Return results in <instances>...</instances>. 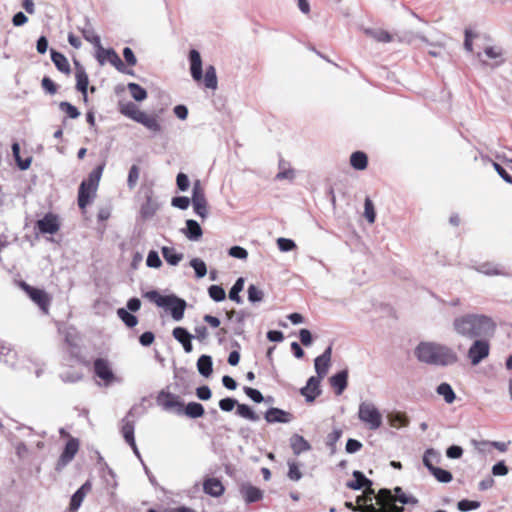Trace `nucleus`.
Returning <instances> with one entry per match:
<instances>
[{"label": "nucleus", "mask_w": 512, "mask_h": 512, "mask_svg": "<svg viewBox=\"0 0 512 512\" xmlns=\"http://www.w3.org/2000/svg\"><path fill=\"white\" fill-rule=\"evenodd\" d=\"M472 269H474L478 273L483 274L485 276H505V275H507L505 268L501 264L494 263V262H483L476 266H473Z\"/></svg>", "instance_id": "nucleus-19"}, {"label": "nucleus", "mask_w": 512, "mask_h": 512, "mask_svg": "<svg viewBox=\"0 0 512 512\" xmlns=\"http://www.w3.org/2000/svg\"><path fill=\"white\" fill-rule=\"evenodd\" d=\"M377 503L382 507V511L404 512L405 510L403 506L395 504L392 492L387 488H381L378 491Z\"/></svg>", "instance_id": "nucleus-13"}, {"label": "nucleus", "mask_w": 512, "mask_h": 512, "mask_svg": "<svg viewBox=\"0 0 512 512\" xmlns=\"http://www.w3.org/2000/svg\"><path fill=\"white\" fill-rule=\"evenodd\" d=\"M197 370L199 374L208 378L213 373V360L210 355L203 354L197 360Z\"/></svg>", "instance_id": "nucleus-31"}, {"label": "nucleus", "mask_w": 512, "mask_h": 512, "mask_svg": "<svg viewBox=\"0 0 512 512\" xmlns=\"http://www.w3.org/2000/svg\"><path fill=\"white\" fill-rule=\"evenodd\" d=\"M173 337L182 344L186 353H191L193 350L192 339L194 335L184 327H175L172 331Z\"/></svg>", "instance_id": "nucleus-22"}, {"label": "nucleus", "mask_w": 512, "mask_h": 512, "mask_svg": "<svg viewBox=\"0 0 512 512\" xmlns=\"http://www.w3.org/2000/svg\"><path fill=\"white\" fill-rule=\"evenodd\" d=\"M204 85L208 89L215 90L218 85L216 69L214 66L210 65L206 68L205 77H204Z\"/></svg>", "instance_id": "nucleus-45"}, {"label": "nucleus", "mask_w": 512, "mask_h": 512, "mask_svg": "<svg viewBox=\"0 0 512 512\" xmlns=\"http://www.w3.org/2000/svg\"><path fill=\"white\" fill-rule=\"evenodd\" d=\"M146 265L150 268H159L162 266V261L157 251H149L146 259Z\"/></svg>", "instance_id": "nucleus-60"}, {"label": "nucleus", "mask_w": 512, "mask_h": 512, "mask_svg": "<svg viewBox=\"0 0 512 512\" xmlns=\"http://www.w3.org/2000/svg\"><path fill=\"white\" fill-rule=\"evenodd\" d=\"M474 342L468 350V358L472 365H478L489 355L490 345L484 338L473 339Z\"/></svg>", "instance_id": "nucleus-10"}, {"label": "nucleus", "mask_w": 512, "mask_h": 512, "mask_svg": "<svg viewBox=\"0 0 512 512\" xmlns=\"http://www.w3.org/2000/svg\"><path fill=\"white\" fill-rule=\"evenodd\" d=\"M332 347L328 346L324 352L315 358L314 369L316 374L320 378H324L327 375L328 369L331 364Z\"/></svg>", "instance_id": "nucleus-16"}, {"label": "nucleus", "mask_w": 512, "mask_h": 512, "mask_svg": "<svg viewBox=\"0 0 512 512\" xmlns=\"http://www.w3.org/2000/svg\"><path fill=\"white\" fill-rule=\"evenodd\" d=\"M390 426L394 428L407 427L410 423L409 417L406 413L400 411H392L387 415Z\"/></svg>", "instance_id": "nucleus-34"}, {"label": "nucleus", "mask_w": 512, "mask_h": 512, "mask_svg": "<svg viewBox=\"0 0 512 512\" xmlns=\"http://www.w3.org/2000/svg\"><path fill=\"white\" fill-rule=\"evenodd\" d=\"M247 292H248V300L251 303H256V302L262 301L263 296H264L263 291L260 290L255 285H253V284L249 285Z\"/></svg>", "instance_id": "nucleus-57"}, {"label": "nucleus", "mask_w": 512, "mask_h": 512, "mask_svg": "<svg viewBox=\"0 0 512 512\" xmlns=\"http://www.w3.org/2000/svg\"><path fill=\"white\" fill-rule=\"evenodd\" d=\"M131 414L132 411L130 410L129 413L122 419L121 426V433L127 444H134L135 441V422L129 419Z\"/></svg>", "instance_id": "nucleus-28"}, {"label": "nucleus", "mask_w": 512, "mask_h": 512, "mask_svg": "<svg viewBox=\"0 0 512 512\" xmlns=\"http://www.w3.org/2000/svg\"><path fill=\"white\" fill-rule=\"evenodd\" d=\"M322 379L323 378H320L318 375L311 376L310 378H308L305 386L310 388L312 393H315L317 396H319L322 393V390L320 388V383Z\"/></svg>", "instance_id": "nucleus-59"}, {"label": "nucleus", "mask_w": 512, "mask_h": 512, "mask_svg": "<svg viewBox=\"0 0 512 512\" xmlns=\"http://www.w3.org/2000/svg\"><path fill=\"white\" fill-rule=\"evenodd\" d=\"M145 298L155 303L158 307L169 311L175 321H180L184 317L187 303L184 299L175 294L161 295L157 290H150L145 293Z\"/></svg>", "instance_id": "nucleus-4"}, {"label": "nucleus", "mask_w": 512, "mask_h": 512, "mask_svg": "<svg viewBox=\"0 0 512 512\" xmlns=\"http://www.w3.org/2000/svg\"><path fill=\"white\" fill-rule=\"evenodd\" d=\"M127 88L131 94V97L135 101L141 102L147 98V91L139 84L134 83V82H129L127 84Z\"/></svg>", "instance_id": "nucleus-42"}, {"label": "nucleus", "mask_w": 512, "mask_h": 512, "mask_svg": "<svg viewBox=\"0 0 512 512\" xmlns=\"http://www.w3.org/2000/svg\"><path fill=\"white\" fill-rule=\"evenodd\" d=\"M277 246L281 252H290L296 248V243L292 239L280 237Z\"/></svg>", "instance_id": "nucleus-58"}, {"label": "nucleus", "mask_w": 512, "mask_h": 512, "mask_svg": "<svg viewBox=\"0 0 512 512\" xmlns=\"http://www.w3.org/2000/svg\"><path fill=\"white\" fill-rule=\"evenodd\" d=\"M244 282V278L239 277L229 291L230 300L236 302L237 304H241L243 302V299L240 297V292L244 288Z\"/></svg>", "instance_id": "nucleus-43"}, {"label": "nucleus", "mask_w": 512, "mask_h": 512, "mask_svg": "<svg viewBox=\"0 0 512 512\" xmlns=\"http://www.w3.org/2000/svg\"><path fill=\"white\" fill-rule=\"evenodd\" d=\"M119 112L132 119L133 121L137 122L140 115H142L144 112L139 110L137 105L131 101L129 102H120L119 103Z\"/></svg>", "instance_id": "nucleus-32"}, {"label": "nucleus", "mask_w": 512, "mask_h": 512, "mask_svg": "<svg viewBox=\"0 0 512 512\" xmlns=\"http://www.w3.org/2000/svg\"><path fill=\"white\" fill-rule=\"evenodd\" d=\"M358 418L369 429L377 430L382 425V416L378 408L371 402L363 401L359 405Z\"/></svg>", "instance_id": "nucleus-6"}, {"label": "nucleus", "mask_w": 512, "mask_h": 512, "mask_svg": "<svg viewBox=\"0 0 512 512\" xmlns=\"http://www.w3.org/2000/svg\"><path fill=\"white\" fill-rule=\"evenodd\" d=\"M20 286L27 293L29 298L34 303H36L41 310L47 311L48 306L50 304V298L44 290L30 286L24 281L20 283Z\"/></svg>", "instance_id": "nucleus-11"}, {"label": "nucleus", "mask_w": 512, "mask_h": 512, "mask_svg": "<svg viewBox=\"0 0 512 512\" xmlns=\"http://www.w3.org/2000/svg\"><path fill=\"white\" fill-rule=\"evenodd\" d=\"M139 167L137 165H132L129 169L128 178H127V186L130 190L134 189L137 185L139 179Z\"/></svg>", "instance_id": "nucleus-56"}, {"label": "nucleus", "mask_w": 512, "mask_h": 512, "mask_svg": "<svg viewBox=\"0 0 512 512\" xmlns=\"http://www.w3.org/2000/svg\"><path fill=\"white\" fill-rule=\"evenodd\" d=\"M50 55L52 62L60 72L65 74H69L71 72L69 62L64 54L54 49H51Z\"/></svg>", "instance_id": "nucleus-33"}, {"label": "nucleus", "mask_w": 512, "mask_h": 512, "mask_svg": "<svg viewBox=\"0 0 512 512\" xmlns=\"http://www.w3.org/2000/svg\"><path fill=\"white\" fill-rule=\"evenodd\" d=\"M364 32L366 35L372 37L373 39L381 43H389L392 41V35L389 32L382 29L367 28L365 29Z\"/></svg>", "instance_id": "nucleus-41"}, {"label": "nucleus", "mask_w": 512, "mask_h": 512, "mask_svg": "<svg viewBox=\"0 0 512 512\" xmlns=\"http://www.w3.org/2000/svg\"><path fill=\"white\" fill-rule=\"evenodd\" d=\"M36 227L42 234H55L60 228L58 217L52 213H47L42 219L36 222Z\"/></svg>", "instance_id": "nucleus-15"}, {"label": "nucleus", "mask_w": 512, "mask_h": 512, "mask_svg": "<svg viewBox=\"0 0 512 512\" xmlns=\"http://www.w3.org/2000/svg\"><path fill=\"white\" fill-rule=\"evenodd\" d=\"M96 59L100 65H104L108 61L116 70L124 68L123 61L113 48L105 49L101 46L96 52Z\"/></svg>", "instance_id": "nucleus-12"}, {"label": "nucleus", "mask_w": 512, "mask_h": 512, "mask_svg": "<svg viewBox=\"0 0 512 512\" xmlns=\"http://www.w3.org/2000/svg\"><path fill=\"white\" fill-rule=\"evenodd\" d=\"M191 202L196 215L205 219L208 216V203L199 180L193 183Z\"/></svg>", "instance_id": "nucleus-9"}, {"label": "nucleus", "mask_w": 512, "mask_h": 512, "mask_svg": "<svg viewBox=\"0 0 512 512\" xmlns=\"http://www.w3.org/2000/svg\"><path fill=\"white\" fill-rule=\"evenodd\" d=\"M350 165L356 170H364L368 165V157L362 151H355L350 156Z\"/></svg>", "instance_id": "nucleus-37"}, {"label": "nucleus", "mask_w": 512, "mask_h": 512, "mask_svg": "<svg viewBox=\"0 0 512 512\" xmlns=\"http://www.w3.org/2000/svg\"><path fill=\"white\" fill-rule=\"evenodd\" d=\"M208 294L215 302H221L226 298L225 290L220 285H211L208 288Z\"/></svg>", "instance_id": "nucleus-54"}, {"label": "nucleus", "mask_w": 512, "mask_h": 512, "mask_svg": "<svg viewBox=\"0 0 512 512\" xmlns=\"http://www.w3.org/2000/svg\"><path fill=\"white\" fill-rule=\"evenodd\" d=\"M429 472L435 477V479L440 483H449L453 479V475L450 471L434 467Z\"/></svg>", "instance_id": "nucleus-47"}, {"label": "nucleus", "mask_w": 512, "mask_h": 512, "mask_svg": "<svg viewBox=\"0 0 512 512\" xmlns=\"http://www.w3.org/2000/svg\"><path fill=\"white\" fill-rule=\"evenodd\" d=\"M59 377L64 383H76L83 378V374L80 371L68 369L60 373Z\"/></svg>", "instance_id": "nucleus-51"}, {"label": "nucleus", "mask_w": 512, "mask_h": 512, "mask_svg": "<svg viewBox=\"0 0 512 512\" xmlns=\"http://www.w3.org/2000/svg\"><path fill=\"white\" fill-rule=\"evenodd\" d=\"M81 33L84 39L87 42L93 44V46L97 50L102 46L100 36L95 33L94 29L91 27L89 23H87V25L84 28H82Z\"/></svg>", "instance_id": "nucleus-39"}, {"label": "nucleus", "mask_w": 512, "mask_h": 512, "mask_svg": "<svg viewBox=\"0 0 512 512\" xmlns=\"http://www.w3.org/2000/svg\"><path fill=\"white\" fill-rule=\"evenodd\" d=\"M12 154H13V157L18 165V167L21 169V170H26L30 167V164H31V158H26V159H22L20 157V145L18 142H14L12 144Z\"/></svg>", "instance_id": "nucleus-46"}, {"label": "nucleus", "mask_w": 512, "mask_h": 512, "mask_svg": "<svg viewBox=\"0 0 512 512\" xmlns=\"http://www.w3.org/2000/svg\"><path fill=\"white\" fill-rule=\"evenodd\" d=\"M237 402L234 398L226 397L219 401V408L224 412H231L237 405Z\"/></svg>", "instance_id": "nucleus-64"}, {"label": "nucleus", "mask_w": 512, "mask_h": 512, "mask_svg": "<svg viewBox=\"0 0 512 512\" xmlns=\"http://www.w3.org/2000/svg\"><path fill=\"white\" fill-rule=\"evenodd\" d=\"M453 329L459 336L473 340L493 335L496 324L484 314H465L453 320Z\"/></svg>", "instance_id": "nucleus-1"}, {"label": "nucleus", "mask_w": 512, "mask_h": 512, "mask_svg": "<svg viewBox=\"0 0 512 512\" xmlns=\"http://www.w3.org/2000/svg\"><path fill=\"white\" fill-rule=\"evenodd\" d=\"M228 254L229 256L240 260H245L248 257V251L245 248L238 245L230 247L228 250Z\"/></svg>", "instance_id": "nucleus-61"}, {"label": "nucleus", "mask_w": 512, "mask_h": 512, "mask_svg": "<svg viewBox=\"0 0 512 512\" xmlns=\"http://www.w3.org/2000/svg\"><path fill=\"white\" fill-rule=\"evenodd\" d=\"M117 316L128 328H133L138 324V318L125 308L117 309Z\"/></svg>", "instance_id": "nucleus-44"}, {"label": "nucleus", "mask_w": 512, "mask_h": 512, "mask_svg": "<svg viewBox=\"0 0 512 512\" xmlns=\"http://www.w3.org/2000/svg\"><path fill=\"white\" fill-rule=\"evenodd\" d=\"M442 460L440 451L434 448H427L423 454L422 462L423 465L429 470L436 467L435 464H439Z\"/></svg>", "instance_id": "nucleus-30"}, {"label": "nucleus", "mask_w": 512, "mask_h": 512, "mask_svg": "<svg viewBox=\"0 0 512 512\" xmlns=\"http://www.w3.org/2000/svg\"><path fill=\"white\" fill-rule=\"evenodd\" d=\"M343 432L340 428H334L326 437V445L330 449L331 454L336 452V444L341 438Z\"/></svg>", "instance_id": "nucleus-48"}, {"label": "nucleus", "mask_w": 512, "mask_h": 512, "mask_svg": "<svg viewBox=\"0 0 512 512\" xmlns=\"http://www.w3.org/2000/svg\"><path fill=\"white\" fill-rule=\"evenodd\" d=\"M414 354L420 362L435 366H450L459 359L451 347L435 342H420Z\"/></svg>", "instance_id": "nucleus-2"}, {"label": "nucleus", "mask_w": 512, "mask_h": 512, "mask_svg": "<svg viewBox=\"0 0 512 512\" xmlns=\"http://www.w3.org/2000/svg\"><path fill=\"white\" fill-rule=\"evenodd\" d=\"M354 480L348 481L346 487L351 490H361L364 487L369 489L371 494H374V490L371 488L373 482L368 479L361 471L355 470L352 473Z\"/></svg>", "instance_id": "nucleus-20"}, {"label": "nucleus", "mask_w": 512, "mask_h": 512, "mask_svg": "<svg viewBox=\"0 0 512 512\" xmlns=\"http://www.w3.org/2000/svg\"><path fill=\"white\" fill-rule=\"evenodd\" d=\"M364 217L370 224H373L376 219L375 207L369 197H366L364 201Z\"/></svg>", "instance_id": "nucleus-53"}, {"label": "nucleus", "mask_w": 512, "mask_h": 512, "mask_svg": "<svg viewBox=\"0 0 512 512\" xmlns=\"http://www.w3.org/2000/svg\"><path fill=\"white\" fill-rule=\"evenodd\" d=\"M243 390H244V393L255 403H261L263 401H266V402L273 401L272 397H268L265 399L263 394L258 389L246 386L243 388Z\"/></svg>", "instance_id": "nucleus-50"}, {"label": "nucleus", "mask_w": 512, "mask_h": 512, "mask_svg": "<svg viewBox=\"0 0 512 512\" xmlns=\"http://www.w3.org/2000/svg\"><path fill=\"white\" fill-rule=\"evenodd\" d=\"M91 488V482L86 481L79 489L76 490V492L71 496L69 505L70 511L76 512L80 508L86 494L91 490Z\"/></svg>", "instance_id": "nucleus-24"}, {"label": "nucleus", "mask_w": 512, "mask_h": 512, "mask_svg": "<svg viewBox=\"0 0 512 512\" xmlns=\"http://www.w3.org/2000/svg\"><path fill=\"white\" fill-rule=\"evenodd\" d=\"M480 502L475 500L462 499L457 503V508L461 512H468L471 510L478 509L480 507Z\"/></svg>", "instance_id": "nucleus-55"}, {"label": "nucleus", "mask_w": 512, "mask_h": 512, "mask_svg": "<svg viewBox=\"0 0 512 512\" xmlns=\"http://www.w3.org/2000/svg\"><path fill=\"white\" fill-rule=\"evenodd\" d=\"M76 65V71H75V78H76V89L83 94V98L86 101L87 100V90L89 85V78L85 71V68L80 65L78 61H75Z\"/></svg>", "instance_id": "nucleus-21"}, {"label": "nucleus", "mask_w": 512, "mask_h": 512, "mask_svg": "<svg viewBox=\"0 0 512 512\" xmlns=\"http://www.w3.org/2000/svg\"><path fill=\"white\" fill-rule=\"evenodd\" d=\"M438 395L442 396L446 403L451 404L456 399V394L449 383L443 382L436 388Z\"/></svg>", "instance_id": "nucleus-38"}, {"label": "nucleus", "mask_w": 512, "mask_h": 512, "mask_svg": "<svg viewBox=\"0 0 512 512\" xmlns=\"http://www.w3.org/2000/svg\"><path fill=\"white\" fill-rule=\"evenodd\" d=\"M203 491L212 497H220L223 495L225 488L219 479L207 478L203 482Z\"/></svg>", "instance_id": "nucleus-26"}, {"label": "nucleus", "mask_w": 512, "mask_h": 512, "mask_svg": "<svg viewBox=\"0 0 512 512\" xmlns=\"http://www.w3.org/2000/svg\"><path fill=\"white\" fill-rule=\"evenodd\" d=\"M189 61L192 78L195 81H200L203 78L202 60L200 53L195 49L190 50Z\"/></svg>", "instance_id": "nucleus-23"}, {"label": "nucleus", "mask_w": 512, "mask_h": 512, "mask_svg": "<svg viewBox=\"0 0 512 512\" xmlns=\"http://www.w3.org/2000/svg\"><path fill=\"white\" fill-rule=\"evenodd\" d=\"M349 371L343 369L333 374L329 378L330 385L334 389L336 395H341L348 386Z\"/></svg>", "instance_id": "nucleus-18"}, {"label": "nucleus", "mask_w": 512, "mask_h": 512, "mask_svg": "<svg viewBox=\"0 0 512 512\" xmlns=\"http://www.w3.org/2000/svg\"><path fill=\"white\" fill-rule=\"evenodd\" d=\"M137 123L143 125L149 131L153 133H159L161 131V125L155 115H148L145 112L140 115Z\"/></svg>", "instance_id": "nucleus-35"}, {"label": "nucleus", "mask_w": 512, "mask_h": 512, "mask_svg": "<svg viewBox=\"0 0 512 512\" xmlns=\"http://www.w3.org/2000/svg\"><path fill=\"white\" fill-rule=\"evenodd\" d=\"M59 109L67 115L68 118L76 119L80 116V111L70 102L62 101L59 103Z\"/></svg>", "instance_id": "nucleus-52"}, {"label": "nucleus", "mask_w": 512, "mask_h": 512, "mask_svg": "<svg viewBox=\"0 0 512 512\" xmlns=\"http://www.w3.org/2000/svg\"><path fill=\"white\" fill-rule=\"evenodd\" d=\"M171 205L180 210H186L190 205V199L187 196H175L171 200Z\"/></svg>", "instance_id": "nucleus-62"}, {"label": "nucleus", "mask_w": 512, "mask_h": 512, "mask_svg": "<svg viewBox=\"0 0 512 512\" xmlns=\"http://www.w3.org/2000/svg\"><path fill=\"white\" fill-rule=\"evenodd\" d=\"M240 493L247 504L255 503L263 498V491L251 484H243Z\"/></svg>", "instance_id": "nucleus-25"}, {"label": "nucleus", "mask_w": 512, "mask_h": 512, "mask_svg": "<svg viewBox=\"0 0 512 512\" xmlns=\"http://www.w3.org/2000/svg\"><path fill=\"white\" fill-rule=\"evenodd\" d=\"M287 476L292 481H299L302 478V473L295 462H288Z\"/></svg>", "instance_id": "nucleus-63"}, {"label": "nucleus", "mask_w": 512, "mask_h": 512, "mask_svg": "<svg viewBox=\"0 0 512 512\" xmlns=\"http://www.w3.org/2000/svg\"><path fill=\"white\" fill-rule=\"evenodd\" d=\"M483 68L495 69L504 63L503 49L499 46H486L483 52L475 54Z\"/></svg>", "instance_id": "nucleus-7"}, {"label": "nucleus", "mask_w": 512, "mask_h": 512, "mask_svg": "<svg viewBox=\"0 0 512 512\" xmlns=\"http://www.w3.org/2000/svg\"><path fill=\"white\" fill-rule=\"evenodd\" d=\"M236 414L244 419L256 422L259 420V416L255 411L247 404H240L237 402Z\"/></svg>", "instance_id": "nucleus-40"}, {"label": "nucleus", "mask_w": 512, "mask_h": 512, "mask_svg": "<svg viewBox=\"0 0 512 512\" xmlns=\"http://www.w3.org/2000/svg\"><path fill=\"white\" fill-rule=\"evenodd\" d=\"M189 265L194 269L196 278H203L207 274V266L202 259L193 258L190 260Z\"/></svg>", "instance_id": "nucleus-49"}, {"label": "nucleus", "mask_w": 512, "mask_h": 512, "mask_svg": "<svg viewBox=\"0 0 512 512\" xmlns=\"http://www.w3.org/2000/svg\"><path fill=\"white\" fill-rule=\"evenodd\" d=\"M78 449H79L78 439L70 438L67 441L65 448L57 461L56 469L60 470L63 467H65L68 463H70L73 460L74 456L76 455Z\"/></svg>", "instance_id": "nucleus-14"}, {"label": "nucleus", "mask_w": 512, "mask_h": 512, "mask_svg": "<svg viewBox=\"0 0 512 512\" xmlns=\"http://www.w3.org/2000/svg\"><path fill=\"white\" fill-rule=\"evenodd\" d=\"M93 372L96 377L104 382L105 386H110L114 382L120 380L115 376L110 362L102 357H98L93 361Z\"/></svg>", "instance_id": "nucleus-8"}, {"label": "nucleus", "mask_w": 512, "mask_h": 512, "mask_svg": "<svg viewBox=\"0 0 512 512\" xmlns=\"http://www.w3.org/2000/svg\"><path fill=\"white\" fill-rule=\"evenodd\" d=\"M181 232L190 241H198L203 235L200 224L193 219L186 220V227L181 229Z\"/></svg>", "instance_id": "nucleus-27"}, {"label": "nucleus", "mask_w": 512, "mask_h": 512, "mask_svg": "<svg viewBox=\"0 0 512 512\" xmlns=\"http://www.w3.org/2000/svg\"><path fill=\"white\" fill-rule=\"evenodd\" d=\"M161 252L165 261L172 266L178 265L183 259V254L176 252L173 247L163 246Z\"/></svg>", "instance_id": "nucleus-36"}, {"label": "nucleus", "mask_w": 512, "mask_h": 512, "mask_svg": "<svg viewBox=\"0 0 512 512\" xmlns=\"http://www.w3.org/2000/svg\"><path fill=\"white\" fill-rule=\"evenodd\" d=\"M103 172V166L95 167L89 174L88 179L83 180L78 189V206L84 209L95 195Z\"/></svg>", "instance_id": "nucleus-5"}, {"label": "nucleus", "mask_w": 512, "mask_h": 512, "mask_svg": "<svg viewBox=\"0 0 512 512\" xmlns=\"http://www.w3.org/2000/svg\"><path fill=\"white\" fill-rule=\"evenodd\" d=\"M157 403L164 410L170 411L177 408V414H185L189 418L196 419L204 415L205 409L202 404L198 402H189L184 406V402L179 396L162 390L157 396Z\"/></svg>", "instance_id": "nucleus-3"}, {"label": "nucleus", "mask_w": 512, "mask_h": 512, "mask_svg": "<svg viewBox=\"0 0 512 512\" xmlns=\"http://www.w3.org/2000/svg\"><path fill=\"white\" fill-rule=\"evenodd\" d=\"M289 441L291 449L295 455H300L302 452H306L311 449L310 443L299 434H293Z\"/></svg>", "instance_id": "nucleus-29"}, {"label": "nucleus", "mask_w": 512, "mask_h": 512, "mask_svg": "<svg viewBox=\"0 0 512 512\" xmlns=\"http://www.w3.org/2000/svg\"><path fill=\"white\" fill-rule=\"evenodd\" d=\"M293 415L283 409L270 407L264 414L267 423H289L293 420Z\"/></svg>", "instance_id": "nucleus-17"}]
</instances>
